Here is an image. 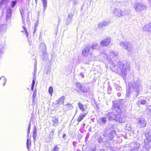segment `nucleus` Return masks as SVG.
<instances>
[{"label": "nucleus", "instance_id": "obj_1", "mask_svg": "<svg viewBox=\"0 0 151 151\" xmlns=\"http://www.w3.org/2000/svg\"><path fill=\"white\" fill-rule=\"evenodd\" d=\"M109 56H107L106 52H101L100 56L102 58V60L103 59H106L109 61H110V63L112 64V65L115 69L118 71L121 72L123 75V77H125L127 74V70H129L130 69V65L127 62L119 61L116 64V62H113L111 61V58L117 56L118 55V52L116 51H111L110 53Z\"/></svg>", "mask_w": 151, "mask_h": 151}, {"label": "nucleus", "instance_id": "obj_2", "mask_svg": "<svg viewBox=\"0 0 151 151\" xmlns=\"http://www.w3.org/2000/svg\"><path fill=\"white\" fill-rule=\"evenodd\" d=\"M112 109L114 112L105 114L109 120H115L116 122L120 123H124L127 121L126 116L121 112L118 103H113Z\"/></svg>", "mask_w": 151, "mask_h": 151}, {"label": "nucleus", "instance_id": "obj_3", "mask_svg": "<svg viewBox=\"0 0 151 151\" xmlns=\"http://www.w3.org/2000/svg\"><path fill=\"white\" fill-rule=\"evenodd\" d=\"M128 86L130 88L133 89V94L135 97H137L139 94L140 91L142 89V85L140 81L137 80L133 82H129Z\"/></svg>", "mask_w": 151, "mask_h": 151}, {"label": "nucleus", "instance_id": "obj_4", "mask_svg": "<svg viewBox=\"0 0 151 151\" xmlns=\"http://www.w3.org/2000/svg\"><path fill=\"white\" fill-rule=\"evenodd\" d=\"M134 8L136 12H140L146 9V6L143 4L138 2L136 3L134 6Z\"/></svg>", "mask_w": 151, "mask_h": 151}, {"label": "nucleus", "instance_id": "obj_5", "mask_svg": "<svg viewBox=\"0 0 151 151\" xmlns=\"http://www.w3.org/2000/svg\"><path fill=\"white\" fill-rule=\"evenodd\" d=\"M116 135L115 132L114 130L109 131L106 130L104 133L103 134V135L105 137L110 140H111L113 139Z\"/></svg>", "mask_w": 151, "mask_h": 151}, {"label": "nucleus", "instance_id": "obj_6", "mask_svg": "<svg viewBox=\"0 0 151 151\" xmlns=\"http://www.w3.org/2000/svg\"><path fill=\"white\" fill-rule=\"evenodd\" d=\"M89 46L86 47L82 51V55L83 56L88 57L92 55V52Z\"/></svg>", "mask_w": 151, "mask_h": 151}, {"label": "nucleus", "instance_id": "obj_7", "mask_svg": "<svg viewBox=\"0 0 151 151\" xmlns=\"http://www.w3.org/2000/svg\"><path fill=\"white\" fill-rule=\"evenodd\" d=\"M145 136L146 138L144 140L145 144L147 145L151 142V130L147 131L145 133Z\"/></svg>", "mask_w": 151, "mask_h": 151}, {"label": "nucleus", "instance_id": "obj_8", "mask_svg": "<svg viewBox=\"0 0 151 151\" xmlns=\"http://www.w3.org/2000/svg\"><path fill=\"white\" fill-rule=\"evenodd\" d=\"M137 124L140 127H144L146 125V122L144 118L140 117L137 119Z\"/></svg>", "mask_w": 151, "mask_h": 151}, {"label": "nucleus", "instance_id": "obj_9", "mask_svg": "<svg viewBox=\"0 0 151 151\" xmlns=\"http://www.w3.org/2000/svg\"><path fill=\"white\" fill-rule=\"evenodd\" d=\"M110 21L108 20H104L100 22L98 25L99 28L102 29L104 27L109 24Z\"/></svg>", "mask_w": 151, "mask_h": 151}, {"label": "nucleus", "instance_id": "obj_10", "mask_svg": "<svg viewBox=\"0 0 151 151\" xmlns=\"http://www.w3.org/2000/svg\"><path fill=\"white\" fill-rule=\"evenodd\" d=\"M112 13L114 14V15L118 17H122L123 14L122 10L117 8H115L112 11Z\"/></svg>", "mask_w": 151, "mask_h": 151}, {"label": "nucleus", "instance_id": "obj_11", "mask_svg": "<svg viewBox=\"0 0 151 151\" xmlns=\"http://www.w3.org/2000/svg\"><path fill=\"white\" fill-rule=\"evenodd\" d=\"M111 39L110 37H107L103 39L100 42L101 45L102 46H107L110 43Z\"/></svg>", "mask_w": 151, "mask_h": 151}, {"label": "nucleus", "instance_id": "obj_12", "mask_svg": "<svg viewBox=\"0 0 151 151\" xmlns=\"http://www.w3.org/2000/svg\"><path fill=\"white\" fill-rule=\"evenodd\" d=\"M73 15L72 13L68 14L67 18H66L65 23L66 25H68L71 23L73 20Z\"/></svg>", "mask_w": 151, "mask_h": 151}, {"label": "nucleus", "instance_id": "obj_13", "mask_svg": "<svg viewBox=\"0 0 151 151\" xmlns=\"http://www.w3.org/2000/svg\"><path fill=\"white\" fill-rule=\"evenodd\" d=\"M37 72V61L35 62L34 65V76L33 79L32 86H34L36 79V74Z\"/></svg>", "mask_w": 151, "mask_h": 151}, {"label": "nucleus", "instance_id": "obj_14", "mask_svg": "<svg viewBox=\"0 0 151 151\" xmlns=\"http://www.w3.org/2000/svg\"><path fill=\"white\" fill-rule=\"evenodd\" d=\"M12 13V9L9 7L7 8L6 9V20L10 19L11 18Z\"/></svg>", "mask_w": 151, "mask_h": 151}, {"label": "nucleus", "instance_id": "obj_15", "mask_svg": "<svg viewBox=\"0 0 151 151\" xmlns=\"http://www.w3.org/2000/svg\"><path fill=\"white\" fill-rule=\"evenodd\" d=\"M54 131H52L50 133L49 135L47 136L46 140L48 142H50L52 139L54 135Z\"/></svg>", "mask_w": 151, "mask_h": 151}, {"label": "nucleus", "instance_id": "obj_16", "mask_svg": "<svg viewBox=\"0 0 151 151\" xmlns=\"http://www.w3.org/2000/svg\"><path fill=\"white\" fill-rule=\"evenodd\" d=\"M78 105L79 109L83 112H84L85 111V109L87 108V106L86 105H83L80 102L78 103Z\"/></svg>", "mask_w": 151, "mask_h": 151}, {"label": "nucleus", "instance_id": "obj_17", "mask_svg": "<svg viewBox=\"0 0 151 151\" xmlns=\"http://www.w3.org/2000/svg\"><path fill=\"white\" fill-rule=\"evenodd\" d=\"M129 145L132 148H139L140 147V144L136 142H132L130 143Z\"/></svg>", "mask_w": 151, "mask_h": 151}, {"label": "nucleus", "instance_id": "obj_18", "mask_svg": "<svg viewBox=\"0 0 151 151\" xmlns=\"http://www.w3.org/2000/svg\"><path fill=\"white\" fill-rule=\"evenodd\" d=\"M97 122L100 125H103L105 124L106 122V118L105 117H101L97 121Z\"/></svg>", "mask_w": 151, "mask_h": 151}, {"label": "nucleus", "instance_id": "obj_19", "mask_svg": "<svg viewBox=\"0 0 151 151\" xmlns=\"http://www.w3.org/2000/svg\"><path fill=\"white\" fill-rule=\"evenodd\" d=\"M125 50H127L129 52H132L133 50V45L131 42H129L127 45L126 48Z\"/></svg>", "mask_w": 151, "mask_h": 151}, {"label": "nucleus", "instance_id": "obj_20", "mask_svg": "<svg viewBox=\"0 0 151 151\" xmlns=\"http://www.w3.org/2000/svg\"><path fill=\"white\" fill-rule=\"evenodd\" d=\"M128 42V41H122L120 42L119 45L122 48L125 49Z\"/></svg>", "mask_w": 151, "mask_h": 151}, {"label": "nucleus", "instance_id": "obj_21", "mask_svg": "<svg viewBox=\"0 0 151 151\" xmlns=\"http://www.w3.org/2000/svg\"><path fill=\"white\" fill-rule=\"evenodd\" d=\"M72 108V104L69 103H67L66 105H64L63 106V109L65 111L70 110Z\"/></svg>", "mask_w": 151, "mask_h": 151}, {"label": "nucleus", "instance_id": "obj_22", "mask_svg": "<svg viewBox=\"0 0 151 151\" xmlns=\"http://www.w3.org/2000/svg\"><path fill=\"white\" fill-rule=\"evenodd\" d=\"M87 113H85L84 114H81L78 118L77 121L78 122H80L83 119H84V118L87 115Z\"/></svg>", "mask_w": 151, "mask_h": 151}, {"label": "nucleus", "instance_id": "obj_23", "mask_svg": "<svg viewBox=\"0 0 151 151\" xmlns=\"http://www.w3.org/2000/svg\"><path fill=\"white\" fill-rule=\"evenodd\" d=\"M64 100V97L63 96L61 97L59 99L55 101L56 104H60V105L63 104Z\"/></svg>", "mask_w": 151, "mask_h": 151}, {"label": "nucleus", "instance_id": "obj_24", "mask_svg": "<svg viewBox=\"0 0 151 151\" xmlns=\"http://www.w3.org/2000/svg\"><path fill=\"white\" fill-rule=\"evenodd\" d=\"M41 1H42L43 7V12H44L47 7V0H41Z\"/></svg>", "mask_w": 151, "mask_h": 151}, {"label": "nucleus", "instance_id": "obj_25", "mask_svg": "<svg viewBox=\"0 0 151 151\" xmlns=\"http://www.w3.org/2000/svg\"><path fill=\"white\" fill-rule=\"evenodd\" d=\"M6 24H2L0 25V32H6Z\"/></svg>", "mask_w": 151, "mask_h": 151}, {"label": "nucleus", "instance_id": "obj_26", "mask_svg": "<svg viewBox=\"0 0 151 151\" xmlns=\"http://www.w3.org/2000/svg\"><path fill=\"white\" fill-rule=\"evenodd\" d=\"M52 122L53 126H56L57 125L58 123V119L57 118L56 116L53 117L52 118Z\"/></svg>", "mask_w": 151, "mask_h": 151}, {"label": "nucleus", "instance_id": "obj_27", "mask_svg": "<svg viewBox=\"0 0 151 151\" xmlns=\"http://www.w3.org/2000/svg\"><path fill=\"white\" fill-rule=\"evenodd\" d=\"M143 29L144 30H147L148 31H151V23L145 25L143 27Z\"/></svg>", "mask_w": 151, "mask_h": 151}, {"label": "nucleus", "instance_id": "obj_28", "mask_svg": "<svg viewBox=\"0 0 151 151\" xmlns=\"http://www.w3.org/2000/svg\"><path fill=\"white\" fill-rule=\"evenodd\" d=\"M146 103V100L140 99L137 101V104L138 106H139L140 104L144 105Z\"/></svg>", "mask_w": 151, "mask_h": 151}, {"label": "nucleus", "instance_id": "obj_29", "mask_svg": "<svg viewBox=\"0 0 151 151\" xmlns=\"http://www.w3.org/2000/svg\"><path fill=\"white\" fill-rule=\"evenodd\" d=\"M132 89L130 88L129 87V86H128V88L127 90V92L126 95V97H129L130 96V94L132 92Z\"/></svg>", "mask_w": 151, "mask_h": 151}, {"label": "nucleus", "instance_id": "obj_30", "mask_svg": "<svg viewBox=\"0 0 151 151\" xmlns=\"http://www.w3.org/2000/svg\"><path fill=\"white\" fill-rule=\"evenodd\" d=\"M40 48L43 51H45L46 50V46L44 43H41Z\"/></svg>", "mask_w": 151, "mask_h": 151}, {"label": "nucleus", "instance_id": "obj_31", "mask_svg": "<svg viewBox=\"0 0 151 151\" xmlns=\"http://www.w3.org/2000/svg\"><path fill=\"white\" fill-rule=\"evenodd\" d=\"M31 145V141L29 140V138H27V147L28 150L29 147Z\"/></svg>", "mask_w": 151, "mask_h": 151}, {"label": "nucleus", "instance_id": "obj_32", "mask_svg": "<svg viewBox=\"0 0 151 151\" xmlns=\"http://www.w3.org/2000/svg\"><path fill=\"white\" fill-rule=\"evenodd\" d=\"M51 151H59V149L58 145H54V147L52 149Z\"/></svg>", "mask_w": 151, "mask_h": 151}, {"label": "nucleus", "instance_id": "obj_33", "mask_svg": "<svg viewBox=\"0 0 151 151\" xmlns=\"http://www.w3.org/2000/svg\"><path fill=\"white\" fill-rule=\"evenodd\" d=\"M25 10H24L23 9L21 8L20 9L19 11L21 13V16L22 18V19H23V17L24 16V13L25 11Z\"/></svg>", "mask_w": 151, "mask_h": 151}, {"label": "nucleus", "instance_id": "obj_34", "mask_svg": "<svg viewBox=\"0 0 151 151\" xmlns=\"http://www.w3.org/2000/svg\"><path fill=\"white\" fill-rule=\"evenodd\" d=\"M17 2V1H12L10 4V6L12 8H13L15 6Z\"/></svg>", "mask_w": 151, "mask_h": 151}, {"label": "nucleus", "instance_id": "obj_35", "mask_svg": "<svg viewBox=\"0 0 151 151\" xmlns=\"http://www.w3.org/2000/svg\"><path fill=\"white\" fill-rule=\"evenodd\" d=\"M80 90L84 93H86L87 91V89L84 86H82Z\"/></svg>", "mask_w": 151, "mask_h": 151}, {"label": "nucleus", "instance_id": "obj_36", "mask_svg": "<svg viewBox=\"0 0 151 151\" xmlns=\"http://www.w3.org/2000/svg\"><path fill=\"white\" fill-rule=\"evenodd\" d=\"M114 86L116 89L117 91H120L121 89V87L118 84H115Z\"/></svg>", "mask_w": 151, "mask_h": 151}, {"label": "nucleus", "instance_id": "obj_37", "mask_svg": "<svg viewBox=\"0 0 151 151\" xmlns=\"http://www.w3.org/2000/svg\"><path fill=\"white\" fill-rule=\"evenodd\" d=\"M53 88L52 87L50 86L49 88V92L51 96H52V93L53 92Z\"/></svg>", "mask_w": 151, "mask_h": 151}, {"label": "nucleus", "instance_id": "obj_38", "mask_svg": "<svg viewBox=\"0 0 151 151\" xmlns=\"http://www.w3.org/2000/svg\"><path fill=\"white\" fill-rule=\"evenodd\" d=\"M76 86L80 90L81 88H82V86L80 83H76Z\"/></svg>", "mask_w": 151, "mask_h": 151}, {"label": "nucleus", "instance_id": "obj_39", "mask_svg": "<svg viewBox=\"0 0 151 151\" xmlns=\"http://www.w3.org/2000/svg\"><path fill=\"white\" fill-rule=\"evenodd\" d=\"M97 46V44L96 43H94L92 45L91 47L92 49H96Z\"/></svg>", "mask_w": 151, "mask_h": 151}, {"label": "nucleus", "instance_id": "obj_40", "mask_svg": "<svg viewBox=\"0 0 151 151\" xmlns=\"http://www.w3.org/2000/svg\"><path fill=\"white\" fill-rule=\"evenodd\" d=\"M33 137L34 139H35L36 137V129H35L33 130Z\"/></svg>", "mask_w": 151, "mask_h": 151}, {"label": "nucleus", "instance_id": "obj_41", "mask_svg": "<svg viewBox=\"0 0 151 151\" xmlns=\"http://www.w3.org/2000/svg\"><path fill=\"white\" fill-rule=\"evenodd\" d=\"M30 127H31V124H30V123H29V124L28 127V133H27L28 136L29 133L30 129Z\"/></svg>", "mask_w": 151, "mask_h": 151}, {"label": "nucleus", "instance_id": "obj_42", "mask_svg": "<svg viewBox=\"0 0 151 151\" xmlns=\"http://www.w3.org/2000/svg\"><path fill=\"white\" fill-rule=\"evenodd\" d=\"M1 79L2 80H3L4 81V82L3 83V85H4L5 84V83L6 81V78L4 77H2L1 78Z\"/></svg>", "mask_w": 151, "mask_h": 151}, {"label": "nucleus", "instance_id": "obj_43", "mask_svg": "<svg viewBox=\"0 0 151 151\" xmlns=\"http://www.w3.org/2000/svg\"><path fill=\"white\" fill-rule=\"evenodd\" d=\"M6 0H2L0 3V5H1L4 4Z\"/></svg>", "mask_w": 151, "mask_h": 151}, {"label": "nucleus", "instance_id": "obj_44", "mask_svg": "<svg viewBox=\"0 0 151 151\" xmlns=\"http://www.w3.org/2000/svg\"><path fill=\"white\" fill-rule=\"evenodd\" d=\"M23 28L24 31H25V32H26V34L27 36H28V34L27 33V29L24 26H23Z\"/></svg>", "mask_w": 151, "mask_h": 151}, {"label": "nucleus", "instance_id": "obj_45", "mask_svg": "<svg viewBox=\"0 0 151 151\" xmlns=\"http://www.w3.org/2000/svg\"><path fill=\"white\" fill-rule=\"evenodd\" d=\"M73 4H76L77 3V0H73Z\"/></svg>", "mask_w": 151, "mask_h": 151}, {"label": "nucleus", "instance_id": "obj_46", "mask_svg": "<svg viewBox=\"0 0 151 151\" xmlns=\"http://www.w3.org/2000/svg\"><path fill=\"white\" fill-rule=\"evenodd\" d=\"M37 28H36V26H35L34 27V30H33V34H34L35 33L36 31V29H37Z\"/></svg>", "mask_w": 151, "mask_h": 151}, {"label": "nucleus", "instance_id": "obj_47", "mask_svg": "<svg viewBox=\"0 0 151 151\" xmlns=\"http://www.w3.org/2000/svg\"><path fill=\"white\" fill-rule=\"evenodd\" d=\"M80 76L83 78L84 77V75L83 73H80Z\"/></svg>", "mask_w": 151, "mask_h": 151}, {"label": "nucleus", "instance_id": "obj_48", "mask_svg": "<svg viewBox=\"0 0 151 151\" xmlns=\"http://www.w3.org/2000/svg\"><path fill=\"white\" fill-rule=\"evenodd\" d=\"M141 151H148V150H147L146 149H145V147H144L142 149Z\"/></svg>", "mask_w": 151, "mask_h": 151}, {"label": "nucleus", "instance_id": "obj_49", "mask_svg": "<svg viewBox=\"0 0 151 151\" xmlns=\"http://www.w3.org/2000/svg\"><path fill=\"white\" fill-rule=\"evenodd\" d=\"M149 5L151 7V0H148Z\"/></svg>", "mask_w": 151, "mask_h": 151}, {"label": "nucleus", "instance_id": "obj_50", "mask_svg": "<svg viewBox=\"0 0 151 151\" xmlns=\"http://www.w3.org/2000/svg\"><path fill=\"white\" fill-rule=\"evenodd\" d=\"M121 95V93L120 92H119L118 93H117V95L119 97Z\"/></svg>", "mask_w": 151, "mask_h": 151}, {"label": "nucleus", "instance_id": "obj_51", "mask_svg": "<svg viewBox=\"0 0 151 151\" xmlns=\"http://www.w3.org/2000/svg\"><path fill=\"white\" fill-rule=\"evenodd\" d=\"M66 134H63V138L64 139L66 138Z\"/></svg>", "mask_w": 151, "mask_h": 151}, {"label": "nucleus", "instance_id": "obj_52", "mask_svg": "<svg viewBox=\"0 0 151 151\" xmlns=\"http://www.w3.org/2000/svg\"><path fill=\"white\" fill-rule=\"evenodd\" d=\"M130 151H137L136 150V149H132L130 150Z\"/></svg>", "mask_w": 151, "mask_h": 151}, {"label": "nucleus", "instance_id": "obj_53", "mask_svg": "<svg viewBox=\"0 0 151 151\" xmlns=\"http://www.w3.org/2000/svg\"><path fill=\"white\" fill-rule=\"evenodd\" d=\"M34 87V86H32H32H31V90L32 91L33 90Z\"/></svg>", "mask_w": 151, "mask_h": 151}, {"label": "nucleus", "instance_id": "obj_54", "mask_svg": "<svg viewBox=\"0 0 151 151\" xmlns=\"http://www.w3.org/2000/svg\"><path fill=\"white\" fill-rule=\"evenodd\" d=\"M37 25H38L37 23H36L35 24V27L36 26V28H37Z\"/></svg>", "mask_w": 151, "mask_h": 151}, {"label": "nucleus", "instance_id": "obj_55", "mask_svg": "<svg viewBox=\"0 0 151 151\" xmlns=\"http://www.w3.org/2000/svg\"><path fill=\"white\" fill-rule=\"evenodd\" d=\"M126 11H128V13H125V14H128L129 13V10H126Z\"/></svg>", "mask_w": 151, "mask_h": 151}, {"label": "nucleus", "instance_id": "obj_56", "mask_svg": "<svg viewBox=\"0 0 151 151\" xmlns=\"http://www.w3.org/2000/svg\"><path fill=\"white\" fill-rule=\"evenodd\" d=\"M26 1L28 3H29V0H26Z\"/></svg>", "mask_w": 151, "mask_h": 151}, {"label": "nucleus", "instance_id": "obj_57", "mask_svg": "<svg viewBox=\"0 0 151 151\" xmlns=\"http://www.w3.org/2000/svg\"><path fill=\"white\" fill-rule=\"evenodd\" d=\"M22 20H23L22 22L23 23H24L25 22V21L23 20V19H22Z\"/></svg>", "mask_w": 151, "mask_h": 151}, {"label": "nucleus", "instance_id": "obj_58", "mask_svg": "<svg viewBox=\"0 0 151 151\" xmlns=\"http://www.w3.org/2000/svg\"><path fill=\"white\" fill-rule=\"evenodd\" d=\"M100 151H104V150L103 149H101Z\"/></svg>", "mask_w": 151, "mask_h": 151}, {"label": "nucleus", "instance_id": "obj_59", "mask_svg": "<svg viewBox=\"0 0 151 151\" xmlns=\"http://www.w3.org/2000/svg\"><path fill=\"white\" fill-rule=\"evenodd\" d=\"M35 2L36 3V4L37 3V0H35Z\"/></svg>", "mask_w": 151, "mask_h": 151}, {"label": "nucleus", "instance_id": "obj_60", "mask_svg": "<svg viewBox=\"0 0 151 151\" xmlns=\"http://www.w3.org/2000/svg\"><path fill=\"white\" fill-rule=\"evenodd\" d=\"M94 151V150H92L91 151L90 150L89 151Z\"/></svg>", "mask_w": 151, "mask_h": 151}, {"label": "nucleus", "instance_id": "obj_61", "mask_svg": "<svg viewBox=\"0 0 151 151\" xmlns=\"http://www.w3.org/2000/svg\"><path fill=\"white\" fill-rule=\"evenodd\" d=\"M77 112V110H76V113Z\"/></svg>", "mask_w": 151, "mask_h": 151}, {"label": "nucleus", "instance_id": "obj_62", "mask_svg": "<svg viewBox=\"0 0 151 151\" xmlns=\"http://www.w3.org/2000/svg\"><path fill=\"white\" fill-rule=\"evenodd\" d=\"M21 32H23V31H21Z\"/></svg>", "mask_w": 151, "mask_h": 151}]
</instances>
